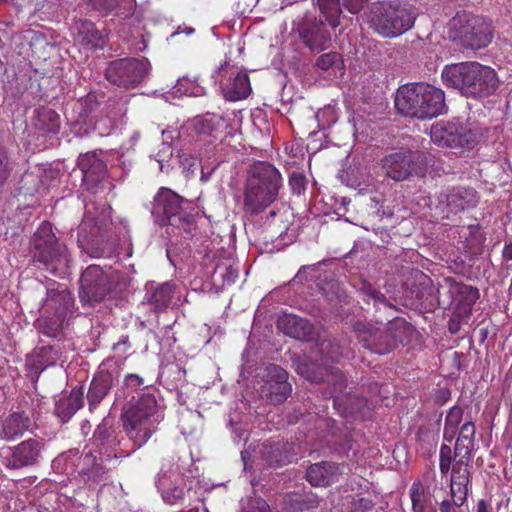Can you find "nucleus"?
Here are the masks:
<instances>
[{
	"mask_svg": "<svg viewBox=\"0 0 512 512\" xmlns=\"http://www.w3.org/2000/svg\"><path fill=\"white\" fill-rule=\"evenodd\" d=\"M156 160H157V161L159 162V164H160V166H159L160 171H163V161H164V158L159 157V158H157Z\"/></svg>",
	"mask_w": 512,
	"mask_h": 512,
	"instance_id": "obj_57",
	"label": "nucleus"
},
{
	"mask_svg": "<svg viewBox=\"0 0 512 512\" xmlns=\"http://www.w3.org/2000/svg\"><path fill=\"white\" fill-rule=\"evenodd\" d=\"M113 381V374L107 370H100L96 373L87 394L91 407L97 405L104 399L110 391Z\"/></svg>",
	"mask_w": 512,
	"mask_h": 512,
	"instance_id": "obj_22",
	"label": "nucleus"
},
{
	"mask_svg": "<svg viewBox=\"0 0 512 512\" xmlns=\"http://www.w3.org/2000/svg\"><path fill=\"white\" fill-rule=\"evenodd\" d=\"M32 257L52 273L68 267L67 249L57 242L49 222H43L34 234Z\"/></svg>",
	"mask_w": 512,
	"mask_h": 512,
	"instance_id": "obj_6",
	"label": "nucleus"
},
{
	"mask_svg": "<svg viewBox=\"0 0 512 512\" xmlns=\"http://www.w3.org/2000/svg\"><path fill=\"white\" fill-rule=\"evenodd\" d=\"M173 286L170 283L159 285L148 298V301L156 308H166L172 299Z\"/></svg>",
	"mask_w": 512,
	"mask_h": 512,
	"instance_id": "obj_32",
	"label": "nucleus"
},
{
	"mask_svg": "<svg viewBox=\"0 0 512 512\" xmlns=\"http://www.w3.org/2000/svg\"><path fill=\"white\" fill-rule=\"evenodd\" d=\"M282 187V176L272 164L264 161L254 163L248 170L244 191L247 211L257 214L273 203Z\"/></svg>",
	"mask_w": 512,
	"mask_h": 512,
	"instance_id": "obj_2",
	"label": "nucleus"
},
{
	"mask_svg": "<svg viewBox=\"0 0 512 512\" xmlns=\"http://www.w3.org/2000/svg\"><path fill=\"white\" fill-rule=\"evenodd\" d=\"M35 125L45 132L56 134L60 129V116L50 108H40L37 110Z\"/></svg>",
	"mask_w": 512,
	"mask_h": 512,
	"instance_id": "obj_28",
	"label": "nucleus"
},
{
	"mask_svg": "<svg viewBox=\"0 0 512 512\" xmlns=\"http://www.w3.org/2000/svg\"><path fill=\"white\" fill-rule=\"evenodd\" d=\"M78 166L82 172L83 182L88 188L96 186L106 176V165L93 152L81 155Z\"/></svg>",
	"mask_w": 512,
	"mask_h": 512,
	"instance_id": "obj_18",
	"label": "nucleus"
},
{
	"mask_svg": "<svg viewBox=\"0 0 512 512\" xmlns=\"http://www.w3.org/2000/svg\"><path fill=\"white\" fill-rule=\"evenodd\" d=\"M103 431H104L103 429L98 428V429L95 431L94 436H95L96 438H100V437L102 436V432H103Z\"/></svg>",
	"mask_w": 512,
	"mask_h": 512,
	"instance_id": "obj_56",
	"label": "nucleus"
},
{
	"mask_svg": "<svg viewBox=\"0 0 512 512\" xmlns=\"http://www.w3.org/2000/svg\"><path fill=\"white\" fill-rule=\"evenodd\" d=\"M222 89L224 97L229 101L245 99L251 92L249 77L245 72H238L223 85Z\"/></svg>",
	"mask_w": 512,
	"mask_h": 512,
	"instance_id": "obj_24",
	"label": "nucleus"
},
{
	"mask_svg": "<svg viewBox=\"0 0 512 512\" xmlns=\"http://www.w3.org/2000/svg\"><path fill=\"white\" fill-rule=\"evenodd\" d=\"M470 459L471 455L464 456L459 453H454L453 457L450 446L446 444H442L440 448L441 473L446 475L452 469L450 492L456 507L462 506L467 500Z\"/></svg>",
	"mask_w": 512,
	"mask_h": 512,
	"instance_id": "obj_7",
	"label": "nucleus"
},
{
	"mask_svg": "<svg viewBox=\"0 0 512 512\" xmlns=\"http://www.w3.org/2000/svg\"><path fill=\"white\" fill-rule=\"evenodd\" d=\"M318 68L323 71L341 70L344 67L342 56L337 52L322 54L316 62Z\"/></svg>",
	"mask_w": 512,
	"mask_h": 512,
	"instance_id": "obj_35",
	"label": "nucleus"
},
{
	"mask_svg": "<svg viewBox=\"0 0 512 512\" xmlns=\"http://www.w3.org/2000/svg\"><path fill=\"white\" fill-rule=\"evenodd\" d=\"M502 255L505 260H512V242L505 244Z\"/></svg>",
	"mask_w": 512,
	"mask_h": 512,
	"instance_id": "obj_52",
	"label": "nucleus"
},
{
	"mask_svg": "<svg viewBox=\"0 0 512 512\" xmlns=\"http://www.w3.org/2000/svg\"><path fill=\"white\" fill-rule=\"evenodd\" d=\"M395 106L399 113L418 119H429L442 113L444 92L426 83L401 86L396 93Z\"/></svg>",
	"mask_w": 512,
	"mask_h": 512,
	"instance_id": "obj_3",
	"label": "nucleus"
},
{
	"mask_svg": "<svg viewBox=\"0 0 512 512\" xmlns=\"http://www.w3.org/2000/svg\"><path fill=\"white\" fill-rule=\"evenodd\" d=\"M83 405V392L81 389H73L67 397L61 398L56 404V412L63 420H68Z\"/></svg>",
	"mask_w": 512,
	"mask_h": 512,
	"instance_id": "obj_26",
	"label": "nucleus"
},
{
	"mask_svg": "<svg viewBox=\"0 0 512 512\" xmlns=\"http://www.w3.org/2000/svg\"><path fill=\"white\" fill-rule=\"evenodd\" d=\"M476 512H492V506L486 500L478 501L476 505Z\"/></svg>",
	"mask_w": 512,
	"mask_h": 512,
	"instance_id": "obj_49",
	"label": "nucleus"
},
{
	"mask_svg": "<svg viewBox=\"0 0 512 512\" xmlns=\"http://www.w3.org/2000/svg\"><path fill=\"white\" fill-rule=\"evenodd\" d=\"M443 83L472 98H486L499 87L496 71L478 62H461L446 65L441 73Z\"/></svg>",
	"mask_w": 512,
	"mask_h": 512,
	"instance_id": "obj_1",
	"label": "nucleus"
},
{
	"mask_svg": "<svg viewBox=\"0 0 512 512\" xmlns=\"http://www.w3.org/2000/svg\"><path fill=\"white\" fill-rule=\"evenodd\" d=\"M414 159L415 154L413 152L398 151L385 157L383 168L389 178L395 181H403L412 174Z\"/></svg>",
	"mask_w": 512,
	"mask_h": 512,
	"instance_id": "obj_17",
	"label": "nucleus"
},
{
	"mask_svg": "<svg viewBox=\"0 0 512 512\" xmlns=\"http://www.w3.org/2000/svg\"><path fill=\"white\" fill-rule=\"evenodd\" d=\"M263 456L265 457V459L267 460V462L272 465V464H277V465H280V464H283L285 462L284 459L282 458H278L277 455H268L267 452L263 451Z\"/></svg>",
	"mask_w": 512,
	"mask_h": 512,
	"instance_id": "obj_48",
	"label": "nucleus"
},
{
	"mask_svg": "<svg viewBox=\"0 0 512 512\" xmlns=\"http://www.w3.org/2000/svg\"><path fill=\"white\" fill-rule=\"evenodd\" d=\"M241 512H272L267 502L261 498L247 499Z\"/></svg>",
	"mask_w": 512,
	"mask_h": 512,
	"instance_id": "obj_39",
	"label": "nucleus"
},
{
	"mask_svg": "<svg viewBox=\"0 0 512 512\" xmlns=\"http://www.w3.org/2000/svg\"><path fill=\"white\" fill-rule=\"evenodd\" d=\"M409 494L412 502V512H435L427 510L429 496L421 482H414L410 487Z\"/></svg>",
	"mask_w": 512,
	"mask_h": 512,
	"instance_id": "obj_30",
	"label": "nucleus"
},
{
	"mask_svg": "<svg viewBox=\"0 0 512 512\" xmlns=\"http://www.w3.org/2000/svg\"><path fill=\"white\" fill-rule=\"evenodd\" d=\"M317 3L329 25L335 28L338 25V19L341 14L340 0H317Z\"/></svg>",
	"mask_w": 512,
	"mask_h": 512,
	"instance_id": "obj_31",
	"label": "nucleus"
},
{
	"mask_svg": "<svg viewBox=\"0 0 512 512\" xmlns=\"http://www.w3.org/2000/svg\"><path fill=\"white\" fill-rule=\"evenodd\" d=\"M163 148L168 153V156H170L172 154V149H171V147L169 145L164 144Z\"/></svg>",
	"mask_w": 512,
	"mask_h": 512,
	"instance_id": "obj_55",
	"label": "nucleus"
},
{
	"mask_svg": "<svg viewBox=\"0 0 512 512\" xmlns=\"http://www.w3.org/2000/svg\"><path fill=\"white\" fill-rule=\"evenodd\" d=\"M127 381L129 384H133V385L142 384V379H140L137 375H129L127 377Z\"/></svg>",
	"mask_w": 512,
	"mask_h": 512,
	"instance_id": "obj_54",
	"label": "nucleus"
},
{
	"mask_svg": "<svg viewBox=\"0 0 512 512\" xmlns=\"http://www.w3.org/2000/svg\"><path fill=\"white\" fill-rule=\"evenodd\" d=\"M191 203L168 188H161L154 199L153 212L172 226L186 229L193 221Z\"/></svg>",
	"mask_w": 512,
	"mask_h": 512,
	"instance_id": "obj_8",
	"label": "nucleus"
},
{
	"mask_svg": "<svg viewBox=\"0 0 512 512\" xmlns=\"http://www.w3.org/2000/svg\"><path fill=\"white\" fill-rule=\"evenodd\" d=\"M187 35H191L194 33V29L189 27V28H186L185 31H184Z\"/></svg>",
	"mask_w": 512,
	"mask_h": 512,
	"instance_id": "obj_58",
	"label": "nucleus"
},
{
	"mask_svg": "<svg viewBox=\"0 0 512 512\" xmlns=\"http://www.w3.org/2000/svg\"><path fill=\"white\" fill-rule=\"evenodd\" d=\"M358 337L365 348L377 354L390 352L397 343L396 338L389 333L365 324L361 325V329L358 330Z\"/></svg>",
	"mask_w": 512,
	"mask_h": 512,
	"instance_id": "obj_16",
	"label": "nucleus"
},
{
	"mask_svg": "<svg viewBox=\"0 0 512 512\" xmlns=\"http://www.w3.org/2000/svg\"><path fill=\"white\" fill-rule=\"evenodd\" d=\"M162 419L163 413L151 394L142 395L122 415L124 431L137 448L150 439Z\"/></svg>",
	"mask_w": 512,
	"mask_h": 512,
	"instance_id": "obj_4",
	"label": "nucleus"
},
{
	"mask_svg": "<svg viewBox=\"0 0 512 512\" xmlns=\"http://www.w3.org/2000/svg\"><path fill=\"white\" fill-rule=\"evenodd\" d=\"M44 446L45 443L41 439L30 438L22 441L11 448V455L7 459L6 466L12 469H20L36 464Z\"/></svg>",
	"mask_w": 512,
	"mask_h": 512,
	"instance_id": "obj_14",
	"label": "nucleus"
},
{
	"mask_svg": "<svg viewBox=\"0 0 512 512\" xmlns=\"http://www.w3.org/2000/svg\"><path fill=\"white\" fill-rule=\"evenodd\" d=\"M89 1L91 2L92 6L96 10L109 12L113 9V4L108 3L107 0H99V1L89 0Z\"/></svg>",
	"mask_w": 512,
	"mask_h": 512,
	"instance_id": "obj_46",
	"label": "nucleus"
},
{
	"mask_svg": "<svg viewBox=\"0 0 512 512\" xmlns=\"http://www.w3.org/2000/svg\"><path fill=\"white\" fill-rule=\"evenodd\" d=\"M277 327L286 335L304 340L311 333L308 322L295 315H283L277 321Z\"/></svg>",
	"mask_w": 512,
	"mask_h": 512,
	"instance_id": "obj_23",
	"label": "nucleus"
},
{
	"mask_svg": "<svg viewBox=\"0 0 512 512\" xmlns=\"http://www.w3.org/2000/svg\"><path fill=\"white\" fill-rule=\"evenodd\" d=\"M463 410L461 407L453 406L449 409L444 425V439L448 442H452L457 434L459 425L462 421Z\"/></svg>",
	"mask_w": 512,
	"mask_h": 512,
	"instance_id": "obj_29",
	"label": "nucleus"
},
{
	"mask_svg": "<svg viewBox=\"0 0 512 512\" xmlns=\"http://www.w3.org/2000/svg\"><path fill=\"white\" fill-rule=\"evenodd\" d=\"M38 329L41 333L49 337H56L59 333V325L57 322L47 319H40L38 321Z\"/></svg>",
	"mask_w": 512,
	"mask_h": 512,
	"instance_id": "obj_42",
	"label": "nucleus"
},
{
	"mask_svg": "<svg viewBox=\"0 0 512 512\" xmlns=\"http://www.w3.org/2000/svg\"><path fill=\"white\" fill-rule=\"evenodd\" d=\"M509 294L512 295V277H511V282L509 285Z\"/></svg>",
	"mask_w": 512,
	"mask_h": 512,
	"instance_id": "obj_59",
	"label": "nucleus"
},
{
	"mask_svg": "<svg viewBox=\"0 0 512 512\" xmlns=\"http://www.w3.org/2000/svg\"><path fill=\"white\" fill-rule=\"evenodd\" d=\"M193 127L197 133L209 134L216 128V117L211 115L197 116L193 119Z\"/></svg>",
	"mask_w": 512,
	"mask_h": 512,
	"instance_id": "obj_38",
	"label": "nucleus"
},
{
	"mask_svg": "<svg viewBox=\"0 0 512 512\" xmlns=\"http://www.w3.org/2000/svg\"><path fill=\"white\" fill-rule=\"evenodd\" d=\"M370 296L374 300L375 304H384V305H386V298L380 292L372 291L370 293Z\"/></svg>",
	"mask_w": 512,
	"mask_h": 512,
	"instance_id": "obj_51",
	"label": "nucleus"
},
{
	"mask_svg": "<svg viewBox=\"0 0 512 512\" xmlns=\"http://www.w3.org/2000/svg\"><path fill=\"white\" fill-rule=\"evenodd\" d=\"M476 132L459 119L439 121L430 130L431 141L440 147H464L476 141Z\"/></svg>",
	"mask_w": 512,
	"mask_h": 512,
	"instance_id": "obj_10",
	"label": "nucleus"
},
{
	"mask_svg": "<svg viewBox=\"0 0 512 512\" xmlns=\"http://www.w3.org/2000/svg\"><path fill=\"white\" fill-rule=\"evenodd\" d=\"M304 43L312 50L327 49L331 43L329 30L322 24L314 25L311 29L302 32Z\"/></svg>",
	"mask_w": 512,
	"mask_h": 512,
	"instance_id": "obj_25",
	"label": "nucleus"
},
{
	"mask_svg": "<svg viewBox=\"0 0 512 512\" xmlns=\"http://www.w3.org/2000/svg\"><path fill=\"white\" fill-rule=\"evenodd\" d=\"M289 185L293 193L300 195L306 187V178L302 173L294 172L289 178Z\"/></svg>",
	"mask_w": 512,
	"mask_h": 512,
	"instance_id": "obj_41",
	"label": "nucleus"
},
{
	"mask_svg": "<svg viewBox=\"0 0 512 512\" xmlns=\"http://www.w3.org/2000/svg\"><path fill=\"white\" fill-rule=\"evenodd\" d=\"M359 504L362 507V512L370 510L373 506L372 502L370 500L363 499V498L359 500Z\"/></svg>",
	"mask_w": 512,
	"mask_h": 512,
	"instance_id": "obj_53",
	"label": "nucleus"
},
{
	"mask_svg": "<svg viewBox=\"0 0 512 512\" xmlns=\"http://www.w3.org/2000/svg\"><path fill=\"white\" fill-rule=\"evenodd\" d=\"M10 175L7 153L0 149V186H2Z\"/></svg>",
	"mask_w": 512,
	"mask_h": 512,
	"instance_id": "obj_43",
	"label": "nucleus"
},
{
	"mask_svg": "<svg viewBox=\"0 0 512 512\" xmlns=\"http://www.w3.org/2000/svg\"><path fill=\"white\" fill-rule=\"evenodd\" d=\"M60 351L59 349L52 346L42 347L36 355V362L38 368L44 370L49 366H53L60 359Z\"/></svg>",
	"mask_w": 512,
	"mask_h": 512,
	"instance_id": "obj_33",
	"label": "nucleus"
},
{
	"mask_svg": "<svg viewBox=\"0 0 512 512\" xmlns=\"http://www.w3.org/2000/svg\"><path fill=\"white\" fill-rule=\"evenodd\" d=\"M315 366H298V373L301 374L304 378L308 379L311 382H320L325 379V376H328L327 371H314Z\"/></svg>",
	"mask_w": 512,
	"mask_h": 512,
	"instance_id": "obj_40",
	"label": "nucleus"
},
{
	"mask_svg": "<svg viewBox=\"0 0 512 512\" xmlns=\"http://www.w3.org/2000/svg\"><path fill=\"white\" fill-rule=\"evenodd\" d=\"M446 203L447 213L443 216L449 218L450 213H458L477 204L478 198L473 189L457 188L441 196L440 203Z\"/></svg>",
	"mask_w": 512,
	"mask_h": 512,
	"instance_id": "obj_19",
	"label": "nucleus"
},
{
	"mask_svg": "<svg viewBox=\"0 0 512 512\" xmlns=\"http://www.w3.org/2000/svg\"><path fill=\"white\" fill-rule=\"evenodd\" d=\"M224 284L234 283L238 277V271L232 266L226 267L225 273L222 275Z\"/></svg>",
	"mask_w": 512,
	"mask_h": 512,
	"instance_id": "obj_45",
	"label": "nucleus"
},
{
	"mask_svg": "<svg viewBox=\"0 0 512 512\" xmlns=\"http://www.w3.org/2000/svg\"><path fill=\"white\" fill-rule=\"evenodd\" d=\"M339 467L330 462H322L311 465L307 472V480L313 486H328L337 479Z\"/></svg>",
	"mask_w": 512,
	"mask_h": 512,
	"instance_id": "obj_21",
	"label": "nucleus"
},
{
	"mask_svg": "<svg viewBox=\"0 0 512 512\" xmlns=\"http://www.w3.org/2000/svg\"><path fill=\"white\" fill-rule=\"evenodd\" d=\"M175 88L177 93L185 95L199 97L205 94L203 87L194 84L187 78L178 79Z\"/></svg>",
	"mask_w": 512,
	"mask_h": 512,
	"instance_id": "obj_37",
	"label": "nucleus"
},
{
	"mask_svg": "<svg viewBox=\"0 0 512 512\" xmlns=\"http://www.w3.org/2000/svg\"><path fill=\"white\" fill-rule=\"evenodd\" d=\"M456 506L454 504V501L453 499L452 500H443L441 503H440V511L441 512H453V507Z\"/></svg>",
	"mask_w": 512,
	"mask_h": 512,
	"instance_id": "obj_50",
	"label": "nucleus"
},
{
	"mask_svg": "<svg viewBox=\"0 0 512 512\" xmlns=\"http://www.w3.org/2000/svg\"><path fill=\"white\" fill-rule=\"evenodd\" d=\"M87 211L84 215L83 221L79 226V234L86 232V229L90 225L101 226L105 223L107 218L109 217V209L106 207H102L101 212L97 215H94L91 211V207L87 206Z\"/></svg>",
	"mask_w": 512,
	"mask_h": 512,
	"instance_id": "obj_34",
	"label": "nucleus"
},
{
	"mask_svg": "<svg viewBox=\"0 0 512 512\" xmlns=\"http://www.w3.org/2000/svg\"><path fill=\"white\" fill-rule=\"evenodd\" d=\"M267 376L269 379L261 388V395L274 403L284 401L291 391L286 371L278 365H270L267 368Z\"/></svg>",
	"mask_w": 512,
	"mask_h": 512,
	"instance_id": "obj_15",
	"label": "nucleus"
},
{
	"mask_svg": "<svg viewBox=\"0 0 512 512\" xmlns=\"http://www.w3.org/2000/svg\"><path fill=\"white\" fill-rule=\"evenodd\" d=\"M367 18L376 32L386 37H395L413 26L416 13L411 8L377 2L370 7Z\"/></svg>",
	"mask_w": 512,
	"mask_h": 512,
	"instance_id": "obj_5",
	"label": "nucleus"
},
{
	"mask_svg": "<svg viewBox=\"0 0 512 512\" xmlns=\"http://www.w3.org/2000/svg\"><path fill=\"white\" fill-rule=\"evenodd\" d=\"M331 359H332V361H335L336 357L335 356H331Z\"/></svg>",
	"mask_w": 512,
	"mask_h": 512,
	"instance_id": "obj_60",
	"label": "nucleus"
},
{
	"mask_svg": "<svg viewBox=\"0 0 512 512\" xmlns=\"http://www.w3.org/2000/svg\"><path fill=\"white\" fill-rule=\"evenodd\" d=\"M31 420L23 412L9 414L1 421L0 438L6 441H14L30 429Z\"/></svg>",
	"mask_w": 512,
	"mask_h": 512,
	"instance_id": "obj_20",
	"label": "nucleus"
},
{
	"mask_svg": "<svg viewBox=\"0 0 512 512\" xmlns=\"http://www.w3.org/2000/svg\"><path fill=\"white\" fill-rule=\"evenodd\" d=\"M91 473H92V476L89 475L88 477H89V479L92 478L93 482L99 483L104 480L103 479L104 471L102 470L101 467H95Z\"/></svg>",
	"mask_w": 512,
	"mask_h": 512,
	"instance_id": "obj_47",
	"label": "nucleus"
},
{
	"mask_svg": "<svg viewBox=\"0 0 512 512\" xmlns=\"http://www.w3.org/2000/svg\"><path fill=\"white\" fill-rule=\"evenodd\" d=\"M452 27L457 31L456 36L466 48L479 49L491 42V25L479 16L458 14L452 20Z\"/></svg>",
	"mask_w": 512,
	"mask_h": 512,
	"instance_id": "obj_9",
	"label": "nucleus"
},
{
	"mask_svg": "<svg viewBox=\"0 0 512 512\" xmlns=\"http://www.w3.org/2000/svg\"><path fill=\"white\" fill-rule=\"evenodd\" d=\"M476 433L475 425L472 421H466L459 430V435L455 443L454 453L462 455H471L474 448V437Z\"/></svg>",
	"mask_w": 512,
	"mask_h": 512,
	"instance_id": "obj_27",
	"label": "nucleus"
},
{
	"mask_svg": "<svg viewBox=\"0 0 512 512\" xmlns=\"http://www.w3.org/2000/svg\"><path fill=\"white\" fill-rule=\"evenodd\" d=\"M82 28L86 31V34L79 37V40L85 42L92 47H101L104 44V38L95 30L94 24L91 22H83Z\"/></svg>",
	"mask_w": 512,
	"mask_h": 512,
	"instance_id": "obj_36",
	"label": "nucleus"
},
{
	"mask_svg": "<svg viewBox=\"0 0 512 512\" xmlns=\"http://www.w3.org/2000/svg\"><path fill=\"white\" fill-rule=\"evenodd\" d=\"M108 293L107 278L97 265L89 266L80 278L79 297L83 303L101 301Z\"/></svg>",
	"mask_w": 512,
	"mask_h": 512,
	"instance_id": "obj_12",
	"label": "nucleus"
},
{
	"mask_svg": "<svg viewBox=\"0 0 512 512\" xmlns=\"http://www.w3.org/2000/svg\"><path fill=\"white\" fill-rule=\"evenodd\" d=\"M150 69L147 59H119L109 64L106 78L109 82L122 87H134L146 76Z\"/></svg>",
	"mask_w": 512,
	"mask_h": 512,
	"instance_id": "obj_11",
	"label": "nucleus"
},
{
	"mask_svg": "<svg viewBox=\"0 0 512 512\" xmlns=\"http://www.w3.org/2000/svg\"><path fill=\"white\" fill-rule=\"evenodd\" d=\"M342 5L351 13H358L367 0H341Z\"/></svg>",
	"mask_w": 512,
	"mask_h": 512,
	"instance_id": "obj_44",
	"label": "nucleus"
},
{
	"mask_svg": "<svg viewBox=\"0 0 512 512\" xmlns=\"http://www.w3.org/2000/svg\"><path fill=\"white\" fill-rule=\"evenodd\" d=\"M156 485L164 502L170 505L179 503L184 497L185 480L177 466L170 465L168 468L163 466L157 477Z\"/></svg>",
	"mask_w": 512,
	"mask_h": 512,
	"instance_id": "obj_13",
	"label": "nucleus"
}]
</instances>
